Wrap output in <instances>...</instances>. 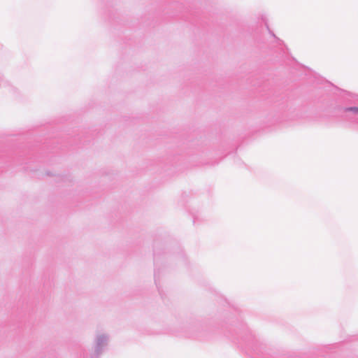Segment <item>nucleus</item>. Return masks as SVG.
Returning <instances> with one entry per match:
<instances>
[{
  "instance_id": "1",
  "label": "nucleus",
  "mask_w": 358,
  "mask_h": 358,
  "mask_svg": "<svg viewBox=\"0 0 358 358\" xmlns=\"http://www.w3.org/2000/svg\"><path fill=\"white\" fill-rule=\"evenodd\" d=\"M110 336L107 333H96L93 342L92 357H99L107 348Z\"/></svg>"
},
{
  "instance_id": "2",
  "label": "nucleus",
  "mask_w": 358,
  "mask_h": 358,
  "mask_svg": "<svg viewBox=\"0 0 358 358\" xmlns=\"http://www.w3.org/2000/svg\"><path fill=\"white\" fill-rule=\"evenodd\" d=\"M347 110L348 111H352L355 113H358V107H351V108H347Z\"/></svg>"
}]
</instances>
